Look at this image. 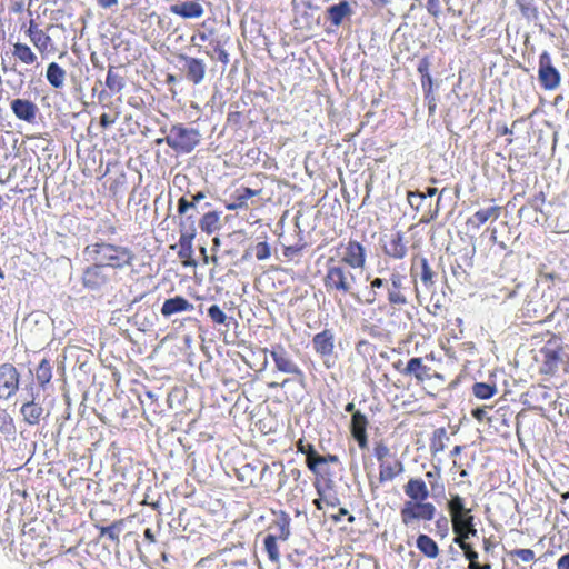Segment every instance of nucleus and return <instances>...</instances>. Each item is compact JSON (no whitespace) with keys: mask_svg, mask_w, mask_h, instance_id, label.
Here are the masks:
<instances>
[{"mask_svg":"<svg viewBox=\"0 0 569 569\" xmlns=\"http://www.w3.org/2000/svg\"><path fill=\"white\" fill-rule=\"evenodd\" d=\"M83 254L87 261L100 264L102 268L110 267L113 269L131 266L134 259V254L129 248L103 241L87 246Z\"/></svg>","mask_w":569,"mask_h":569,"instance_id":"obj_1","label":"nucleus"},{"mask_svg":"<svg viewBox=\"0 0 569 569\" xmlns=\"http://www.w3.org/2000/svg\"><path fill=\"white\" fill-rule=\"evenodd\" d=\"M323 283L328 292H339L352 296L357 279L347 266L338 263L328 266Z\"/></svg>","mask_w":569,"mask_h":569,"instance_id":"obj_2","label":"nucleus"},{"mask_svg":"<svg viewBox=\"0 0 569 569\" xmlns=\"http://www.w3.org/2000/svg\"><path fill=\"white\" fill-rule=\"evenodd\" d=\"M200 137L201 134L198 129L188 128L179 123L171 127L164 141L171 149L189 153L200 143Z\"/></svg>","mask_w":569,"mask_h":569,"instance_id":"obj_3","label":"nucleus"},{"mask_svg":"<svg viewBox=\"0 0 569 569\" xmlns=\"http://www.w3.org/2000/svg\"><path fill=\"white\" fill-rule=\"evenodd\" d=\"M436 512V506L431 502L405 501L400 510V518L406 527H413L417 521H431Z\"/></svg>","mask_w":569,"mask_h":569,"instance_id":"obj_4","label":"nucleus"},{"mask_svg":"<svg viewBox=\"0 0 569 569\" xmlns=\"http://www.w3.org/2000/svg\"><path fill=\"white\" fill-rule=\"evenodd\" d=\"M278 371L292 376L296 379L303 380L305 373L300 367L293 361L289 352L281 346L277 345L269 351Z\"/></svg>","mask_w":569,"mask_h":569,"instance_id":"obj_5","label":"nucleus"},{"mask_svg":"<svg viewBox=\"0 0 569 569\" xmlns=\"http://www.w3.org/2000/svg\"><path fill=\"white\" fill-rule=\"evenodd\" d=\"M538 78L546 90H555L560 83V73L552 66L550 54L547 51L539 57Z\"/></svg>","mask_w":569,"mask_h":569,"instance_id":"obj_6","label":"nucleus"},{"mask_svg":"<svg viewBox=\"0 0 569 569\" xmlns=\"http://www.w3.org/2000/svg\"><path fill=\"white\" fill-rule=\"evenodd\" d=\"M19 372L11 363L0 366V399H9L19 387Z\"/></svg>","mask_w":569,"mask_h":569,"instance_id":"obj_7","label":"nucleus"},{"mask_svg":"<svg viewBox=\"0 0 569 569\" xmlns=\"http://www.w3.org/2000/svg\"><path fill=\"white\" fill-rule=\"evenodd\" d=\"M312 346L315 351L323 359V363L327 368H330V359L333 355L335 349V335L331 330L325 329L317 333L312 338Z\"/></svg>","mask_w":569,"mask_h":569,"instance_id":"obj_8","label":"nucleus"},{"mask_svg":"<svg viewBox=\"0 0 569 569\" xmlns=\"http://www.w3.org/2000/svg\"><path fill=\"white\" fill-rule=\"evenodd\" d=\"M179 60L183 62V70L186 78L193 84H199L203 81L207 71V64L202 59L180 54Z\"/></svg>","mask_w":569,"mask_h":569,"instance_id":"obj_9","label":"nucleus"},{"mask_svg":"<svg viewBox=\"0 0 569 569\" xmlns=\"http://www.w3.org/2000/svg\"><path fill=\"white\" fill-rule=\"evenodd\" d=\"M341 262L353 269H362L366 263L365 247L356 240H350L345 247Z\"/></svg>","mask_w":569,"mask_h":569,"instance_id":"obj_10","label":"nucleus"},{"mask_svg":"<svg viewBox=\"0 0 569 569\" xmlns=\"http://www.w3.org/2000/svg\"><path fill=\"white\" fill-rule=\"evenodd\" d=\"M37 397L38 395L33 392V387L31 386L28 390V396L24 398L26 401L20 409L23 420L31 426L38 425L43 415V408L36 402Z\"/></svg>","mask_w":569,"mask_h":569,"instance_id":"obj_11","label":"nucleus"},{"mask_svg":"<svg viewBox=\"0 0 569 569\" xmlns=\"http://www.w3.org/2000/svg\"><path fill=\"white\" fill-rule=\"evenodd\" d=\"M448 509L451 516L452 529L462 527V521L467 518H475L471 515V509L465 506V500L459 495L451 496L448 501Z\"/></svg>","mask_w":569,"mask_h":569,"instance_id":"obj_12","label":"nucleus"},{"mask_svg":"<svg viewBox=\"0 0 569 569\" xmlns=\"http://www.w3.org/2000/svg\"><path fill=\"white\" fill-rule=\"evenodd\" d=\"M13 114L26 122L32 123L36 120L38 107L34 102L27 99H14L11 101Z\"/></svg>","mask_w":569,"mask_h":569,"instance_id":"obj_13","label":"nucleus"},{"mask_svg":"<svg viewBox=\"0 0 569 569\" xmlns=\"http://www.w3.org/2000/svg\"><path fill=\"white\" fill-rule=\"evenodd\" d=\"M107 282V276L103 273V268L93 262L83 271L82 283L87 289L98 290Z\"/></svg>","mask_w":569,"mask_h":569,"instance_id":"obj_14","label":"nucleus"},{"mask_svg":"<svg viewBox=\"0 0 569 569\" xmlns=\"http://www.w3.org/2000/svg\"><path fill=\"white\" fill-rule=\"evenodd\" d=\"M170 12L184 19H196L200 18L204 10L198 1L188 0L181 3L172 4L170 7Z\"/></svg>","mask_w":569,"mask_h":569,"instance_id":"obj_15","label":"nucleus"},{"mask_svg":"<svg viewBox=\"0 0 569 569\" xmlns=\"http://www.w3.org/2000/svg\"><path fill=\"white\" fill-rule=\"evenodd\" d=\"M408 501H426L429 497V490L426 482L419 478H411L403 487Z\"/></svg>","mask_w":569,"mask_h":569,"instance_id":"obj_16","label":"nucleus"},{"mask_svg":"<svg viewBox=\"0 0 569 569\" xmlns=\"http://www.w3.org/2000/svg\"><path fill=\"white\" fill-rule=\"evenodd\" d=\"M193 309V305L190 303L186 298L181 296H174L173 298L164 300L161 307V313L163 317L168 318L174 313L192 311Z\"/></svg>","mask_w":569,"mask_h":569,"instance_id":"obj_17","label":"nucleus"},{"mask_svg":"<svg viewBox=\"0 0 569 569\" xmlns=\"http://www.w3.org/2000/svg\"><path fill=\"white\" fill-rule=\"evenodd\" d=\"M411 273L412 276H419L422 284L429 289L435 283V276L436 273L432 271L431 267L429 266V262L427 258L421 257L417 261L413 262L411 267Z\"/></svg>","mask_w":569,"mask_h":569,"instance_id":"obj_18","label":"nucleus"},{"mask_svg":"<svg viewBox=\"0 0 569 569\" xmlns=\"http://www.w3.org/2000/svg\"><path fill=\"white\" fill-rule=\"evenodd\" d=\"M328 19L331 24L339 27L343 19L353 14L352 8L347 0H342L339 3L330 6L326 11Z\"/></svg>","mask_w":569,"mask_h":569,"instance_id":"obj_19","label":"nucleus"},{"mask_svg":"<svg viewBox=\"0 0 569 569\" xmlns=\"http://www.w3.org/2000/svg\"><path fill=\"white\" fill-rule=\"evenodd\" d=\"M500 212L501 208L498 206L480 209L477 212H475L470 218H468L467 226H471L473 229H479L488 220H497L500 216Z\"/></svg>","mask_w":569,"mask_h":569,"instance_id":"obj_20","label":"nucleus"},{"mask_svg":"<svg viewBox=\"0 0 569 569\" xmlns=\"http://www.w3.org/2000/svg\"><path fill=\"white\" fill-rule=\"evenodd\" d=\"M430 368L423 365L421 358H411L401 370L405 376H413L418 381H425L430 378Z\"/></svg>","mask_w":569,"mask_h":569,"instance_id":"obj_21","label":"nucleus"},{"mask_svg":"<svg viewBox=\"0 0 569 569\" xmlns=\"http://www.w3.org/2000/svg\"><path fill=\"white\" fill-rule=\"evenodd\" d=\"M383 251L387 256L393 259H403L407 254V247L403 242L401 232H397L391 237L389 242L385 246Z\"/></svg>","mask_w":569,"mask_h":569,"instance_id":"obj_22","label":"nucleus"},{"mask_svg":"<svg viewBox=\"0 0 569 569\" xmlns=\"http://www.w3.org/2000/svg\"><path fill=\"white\" fill-rule=\"evenodd\" d=\"M401 472H403V465L399 460H395L393 462L383 461L379 465L380 482L391 481Z\"/></svg>","mask_w":569,"mask_h":569,"instance_id":"obj_23","label":"nucleus"},{"mask_svg":"<svg viewBox=\"0 0 569 569\" xmlns=\"http://www.w3.org/2000/svg\"><path fill=\"white\" fill-rule=\"evenodd\" d=\"M416 545L419 551L423 553L427 558L435 559L439 555V547L437 542L428 535L420 533L417 537Z\"/></svg>","mask_w":569,"mask_h":569,"instance_id":"obj_24","label":"nucleus"},{"mask_svg":"<svg viewBox=\"0 0 569 569\" xmlns=\"http://www.w3.org/2000/svg\"><path fill=\"white\" fill-rule=\"evenodd\" d=\"M66 70L61 68L57 62L48 64L46 78L48 82L56 89H60L64 84Z\"/></svg>","mask_w":569,"mask_h":569,"instance_id":"obj_25","label":"nucleus"},{"mask_svg":"<svg viewBox=\"0 0 569 569\" xmlns=\"http://www.w3.org/2000/svg\"><path fill=\"white\" fill-rule=\"evenodd\" d=\"M260 193V190H253L250 188H241L237 190L233 202L227 204L228 210H238L248 207V200Z\"/></svg>","mask_w":569,"mask_h":569,"instance_id":"obj_26","label":"nucleus"},{"mask_svg":"<svg viewBox=\"0 0 569 569\" xmlns=\"http://www.w3.org/2000/svg\"><path fill=\"white\" fill-rule=\"evenodd\" d=\"M106 86L112 93L121 92L126 87L124 78L119 73V70L114 66H110L108 69Z\"/></svg>","mask_w":569,"mask_h":569,"instance_id":"obj_27","label":"nucleus"},{"mask_svg":"<svg viewBox=\"0 0 569 569\" xmlns=\"http://www.w3.org/2000/svg\"><path fill=\"white\" fill-rule=\"evenodd\" d=\"M311 460L307 461V467L313 472L319 473L318 466L323 463H337L339 461L336 455H319L315 448H309Z\"/></svg>","mask_w":569,"mask_h":569,"instance_id":"obj_28","label":"nucleus"},{"mask_svg":"<svg viewBox=\"0 0 569 569\" xmlns=\"http://www.w3.org/2000/svg\"><path fill=\"white\" fill-rule=\"evenodd\" d=\"M194 237L196 236H193L191 228H189L184 233L180 234V238H179L180 250L178 252V256L181 259H189L193 254L192 242H193Z\"/></svg>","mask_w":569,"mask_h":569,"instance_id":"obj_29","label":"nucleus"},{"mask_svg":"<svg viewBox=\"0 0 569 569\" xmlns=\"http://www.w3.org/2000/svg\"><path fill=\"white\" fill-rule=\"evenodd\" d=\"M52 378V367L47 359L41 360L37 370H36V379L38 385L44 389L46 386L50 382Z\"/></svg>","mask_w":569,"mask_h":569,"instance_id":"obj_30","label":"nucleus"},{"mask_svg":"<svg viewBox=\"0 0 569 569\" xmlns=\"http://www.w3.org/2000/svg\"><path fill=\"white\" fill-rule=\"evenodd\" d=\"M199 224L203 232L211 234L219 228V214L214 211L207 212L200 219Z\"/></svg>","mask_w":569,"mask_h":569,"instance_id":"obj_31","label":"nucleus"},{"mask_svg":"<svg viewBox=\"0 0 569 569\" xmlns=\"http://www.w3.org/2000/svg\"><path fill=\"white\" fill-rule=\"evenodd\" d=\"M13 56L27 64H31L37 60V56L30 47L19 42L13 46Z\"/></svg>","mask_w":569,"mask_h":569,"instance_id":"obj_32","label":"nucleus"},{"mask_svg":"<svg viewBox=\"0 0 569 569\" xmlns=\"http://www.w3.org/2000/svg\"><path fill=\"white\" fill-rule=\"evenodd\" d=\"M368 420L367 417L360 411L353 412L351 417V433L352 437L367 432Z\"/></svg>","mask_w":569,"mask_h":569,"instance_id":"obj_33","label":"nucleus"},{"mask_svg":"<svg viewBox=\"0 0 569 569\" xmlns=\"http://www.w3.org/2000/svg\"><path fill=\"white\" fill-rule=\"evenodd\" d=\"M472 392L479 399H489L497 392V388L495 385L476 382L472 387Z\"/></svg>","mask_w":569,"mask_h":569,"instance_id":"obj_34","label":"nucleus"},{"mask_svg":"<svg viewBox=\"0 0 569 569\" xmlns=\"http://www.w3.org/2000/svg\"><path fill=\"white\" fill-rule=\"evenodd\" d=\"M264 549L268 553V557L270 561L277 563L280 560V553L277 545V537H273L272 535H268L264 538Z\"/></svg>","mask_w":569,"mask_h":569,"instance_id":"obj_35","label":"nucleus"},{"mask_svg":"<svg viewBox=\"0 0 569 569\" xmlns=\"http://www.w3.org/2000/svg\"><path fill=\"white\" fill-rule=\"evenodd\" d=\"M30 38L33 44L40 50H46L51 41V38L42 30L33 31L30 29Z\"/></svg>","mask_w":569,"mask_h":569,"instance_id":"obj_36","label":"nucleus"},{"mask_svg":"<svg viewBox=\"0 0 569 569\" xmlns=\"http://www.w3.org/2000/svg\"><path fill=\"white\" fill-rule=\"evenodd\" d=\"M388 301L392 306H403L408 303L403 291L387 286Z\"/></svg>","mask_w":569,"mask_h":569,"instance_id":"obj_37","label":"nucleus"},{"mask_svg":"<svg viewBox=\"0 0 569 569\" xmlns=\"http://www.w3.org/2000/svg\"><path fill=\"white\" fill-rule=\"evenodd\" d=\"M276 529L277 532L272 536L277 537V540L286 541L290 536V520L287 517L281 518L276 522Z\"/></svg>","mask_w":569,"mask_h":569,"instance_id":"obj_38","label":"nucleus"},{"mask_svg":"<svg viewBox=\"0 0 569 569\" xmlns=\"http://www.w3.org/2000/svg\"><path fill=\"white\" fill-rule=\"evenodd\" d=\"M357 302L362 305H373L378 300V292L376 290H372L369 288L363 292V296L361 297L359 293L353 291V295L351 296Z\"/></svg>","mask_w":569,"mask_h":569,"instance_id":"obj_39","label":"nucleus"},{"mask_svg":"<svg viewBox=\"0 0 569 569\" xmlns=\"http://www.w3.org/2000/svg\"><path fill=\"white\" fill-rule=\"evenodd\" d=\"M561 360L558 350H546L545 351V366L549 371L555 372L558 368V363Z\"/></svg>","mask_w":569,"mask_h":569,"instance_id":"obj_40","label":"nucleus"},{"mask_svg":"<svg viewBox=\"0 0 569 569\" xmlns=\"http://www.w3.org/2000/svg\"><path fill=\"white\" fill-rule=\"evenodd\" d=\"M121 522H113L108 527L100 528V537L107 536L112 541H119V535L121 531Z\"/></svg>","mask_w":569,"mask_h":569,"instance_id":"obj_41","label":"nucleus"},{"mask_svg":"<svg viewBox=\"0 0 569 569\" xmlns=\"http://www.w3.org/2000/svg\"><path fill=\"white\" fill-rule=\"evenodd\" d=\"M443 438H446V430L443 428L437 429L430 445V449L433 453L445 449Z\"/></svg>","mask_w":569,"mask_h":569,"instance_id":"obj_42","label":"nucleus"},{"mask_svg":"<svg viewBox=\"0 0 569 569\" xmlns=\"http://www.w3.org/2000/svg\"><path fill=\"white\" fill-rule=\"evenodd\" d=\"M208 316L216 325H223L227 321V316L218 305H212L208 309Z\"/></svg>","mask_w":569,"mask_h":569,"instance_id":"obj_43","label":"nucleus"},{"mask_svg":"<svg viewBox=\"0 0 569 569\" xmlns=\"http://www.w3.org/2000/svg\"><path fill=\"white\" fill-rule=\"evenodd\" d=\"M509 557L523 562H532L535 560V552L531 549H515L509 552Z\"/></svg>","mask_w":569,"mask_h":569,"instance_id":"obj_44","label":"nucleus"},{"mask_svg":"<svg viewBox=\"0 0 569 569\" xmlns=\"http://www.w3.org/2000/svg\"><path fill=\"white\" fill-rule=\"evenodd\" d=\"M252 250L258 260H266L271 256L270 246L266 241L258 242Z\"/></svg>","mask_w":569,"mask_h":569,"instance_id":"obj_45","label":"nucleus"},{"mask_svg":"<svg viewBox=\"0 0 569 569\" xmlns=\"http://www.w3.org/2000/svg\"><path fill=\"white\" fill-rule=\"evenodd\" d=\"M426 196L419 191H408L407 192V200L410 207L418 211L420 208V202L423 200Z\"/></svg>","mask_w":569,"mask_h":569,"instance_id":"obj_46","label":"nucleus"},{"mask_svg":"<svg viewBox=\"0 0 569 569\" xmlns=\"http://www.w3.org/2000/svg\"><path fill=\"white\" fill-rule=\"evenodd\" d=\"M183 216L184 218L180 222V234L184 233L189 228H191L193 236H196L197 229L193 213H187Z\"/></svg>","mask_w":569,"mask_h":569,"instance_id":"obj_47","label":"nucleus"},{"mask_svg":"<svg viewBox=\"0 0 569 569\" xmlns=\"http://www.w3.org/2000/svg\"><path fill=\"white\" fill-rule=\"evenodd\" d=\"M390 455V449L382 441H379L375 446V457L379 461V463L386 461V457Z\"/></svg>","mask_w":569,"mask_h":569,"instance_id":"obj_48","label":"nucleus"},{"mask_svg":"<svg viewBox=\"0 0 569 569\" xmlns=\"http://www.w3.org/2000/svg\"><path fill=\"white\" fill-rule=\"evenodd\" d=\"M406 277L399 272H392L390 274V287L393 288V289H398V290H401L403 291L405 290V287H403V281H405Z\"/></svg>","mask_w":569,"mask_h":569,"instance_id":"obj_49","label":"nucleus"},{"mask_svg":"<svg viewBox=\"0 0 569 569\" xmlns=\"http://www.w3.org/2000/svg\"><path fill=\"white\" fill-rule=\"evenodd\" d=\"M462 531L466 533L468 539L477 536V529L475 527V518H467L462 521Z\"/></svg>","mask_w":569,"mask_h":569,"instance_id":"obj_50","label":"nucleus"},{"mask_svg":"<svg viewBox=\"0 0 569 569\" xmlns=\"http://www.w3.org/2000/svg\"><path fill=\"white\" fill-rule=\"evenodd\" d=\"M465 557L469 560L468 568L472 567V563H478V552L473 550L471 545L462 546Z\"/></svg>","mask_w":569,"mask_h":569,"instance_id":"obj_51","label":"nucleus"},{"mask_svg":"<svg viewBox=\"0 0 569 569\" xmlns=\"http://www.w3.org/2000/svg\"><path fill=\"white\" fill-rule=\"evenodd\" d=\"M211 58H217L223 64L229 63V53L220 46L219 42L214 46V54H211Z\"/></svg>","mask_w":569,"mask_h":569,"instance_id":"obj_52","label":"nucleus"},{"mask_svg":"<svg viewBox=\"0 0 569 569\" xmlns=\"http://www.w3.org/2000/svg\"><path fill=\"white\" fill-rule=\"evenodd\" d=\"M462 527H457V529H453V532L456 533L455 542L462 549V546L469 545L467 542L468 537L461 529Z\"/></svg>","mask_w":569,"mask_h":569,"instance_id":"obj_53","label":"nucleus"},{"mask_svg":"<svg viewBox=\"0 0 569 569\" xmlns=\"http://www.w3.org/2000/svg\"><path fill=\"white\" fill-rule=\"evenodd\" d=\"M427 10L431 16L438 17L440 13V1L439 0H428L427 1Z\"/></svg>","mask_w":569,"mask_h":569,"instance_id":"obj_54","label":"nucleus"},{"mask_svg":"<svg viewBox=\"0 0 569 569\" xmlns=\"http://www.w3.org/2000/svg\"><path fill=\"white\" fill-rule=\"evenodd\" d=\"M421 84L423 90L426 91V99H428L432 88V78L430 73L421 77Z\"/></svg>","mask_w":569,"mask_h":569,"instance_id":"obj_55","label":"nucleus"},{"mask_svg":"<svg viewBox=\"0 0 569 569\" xmlns=\"http://www.w3.org/2000/svg\"><path fill=\"white\" fill-rule=\"evenodd\" d=\"M189 200L186 197H181L178 201V213L183 216L189 212Z\"/></svg>","mask_w":569,"mask_h":569,"instance_id":"obj_56","label":"nucleus"},{"mask_svg":"<svg viewBox=\"0 0 569 569\" xmlns=\"http://www.w3.org/2000/svg\"><path fill=\"white\" fill-rule=\"evenodd\" d=\"M298 451L306 455V462L311 460V453L309 451V448H315L312 445L307 443L303 445V442L300 440L297 445Z\"/></svg>","mask_w":569,"mask_h":569,"instance_id":"obj_57","label":"nucleus"},{"mask_svg":"<svg viewBox=\"0 0 569 569\" xmlns=\"http://www.w3.org/2000/svg\"><path fill=\"white\" fill-rule=\"evenodd\" d=\"M417 70L421 74V77L429 74V61L426 58L421 59L419 61Z\"/></svg>","mask_w":569,"mask_h":569,"instance_id":"obj_58","label":"nucleus"},{"mask_svg":"<svg viewBox=\"0 0 569 569\" xmlns=\"http://www.w3.org/2000/svg\"><path fill=\"white\" fill-rule=\"evenodd\" d=\"M355 440L358 442V446L361 448V449H366L368 447V437H367V432L366 433H362L361 435H356L355 437Z\"/></svg>","mask_w":569,"mask_h":569,"instance_id":"obj_59","label":"nucleus"},{"mask_svg":"<svg viewBox=\"0 0 569 569\" xmlns=\"http://www.w3.org/2000/svg\"><path fill=\"white\" fill-rule=\"evenodd\" d=\"M557 569H569V552L558 559Z\"/></svg>","mask_w":569,"mask_h":569,"instance_id":"obj_60","label":"nucleus"},{"mask_svg":"<svg viewBox=\"0 0 569 569\" xmlns=\"http://www.w3.org/2000/svg\"><path fill=\"white\" fill-rule=\"evenodd\" d=\"M114 122V119L111 118L108 113H102L100 117V126L102 128H108Z\"/></svg>","mask_w":569,"mask_h":569,"instance_id":"obj_61","label":"nucleus"},{"mask_svg":"<svg viewBox=\"0 0 569 569\" xmlns=\"http://www.w3.org/2000/svg\"><path fill=\"white\" fill-rule=\"evenodd\" d=\"M471 413L476 420L482 421L486 418L487 411L485 408H476Z\"/></svg>","mask_w":569,"mask_h":569,"instance_id":"obj_62","label":"nucleus"},{"mask_svg":"<svg viewBox=\"0 0 569 569\" xmlns=\"http://www.w3.org/2000/svg\"><path fill=\"white\" fill-rule=\"evenodd\" d=\"M386 284H387V281L385 279H382V278H375L370 282V288L372 290L377 291V289H380V288L385 287Z\"/></svg>","mask_w":569,"mask_h":569,"instance_id":"obj_63","label":"nucleus"},{"mask_svg":"<svg viewBox=\"0 0 569 569\" xmlns=\"http://www.w3.org/2000/svg\"><path fill=\"white\" fill-rule=\"evenodd\" d=\"M448 519L446 517H441L437 520L436 525L437 527L439 528V530L443 531V535L445 536L448 531Z\"/></svg>","mask_w":569,"mask_h":569,"instance_id":"obj_64","label":"nucleus"}]
</instances>
